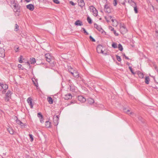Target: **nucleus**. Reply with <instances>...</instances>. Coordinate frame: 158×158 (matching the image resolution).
I'll return each mask as SVG.
<instances>
[{
	"instance_id": "1",
	"label": "nucleus",
	"mask_w": 158,
	"mask_h": 158,
	"mask_svg": "<svg viewBox=\"0 0 158 158\" xmlns=\"http://www.w3.org/2000/svg\"><path fill=\"white\" fill-rule=\"evenodd\" d=\"M10 6L13 9L14 11L16 12L15 14L19 15L20 11L19 6V3L15 1L12 2L10 3Z\"/></svg>"
},
{
	"instance_id": "2",
	"label": "nucleus",
	"mask_w": 158,
	"mask_h": 158,
	"mask_svg": "<svg viewBox=\"0 0 158 158\" xmlns=\"http://www.w3.org/2000/svg\"><path fill=\"white\" fill-rule=\"evenodd\" d=\"M103 47L101 44L98 45L97 48V51L98 53H102L103 55L106 56L107 55L106 53H104L102 50Z\"/></svg>"
},
{
	"instance_id": "3",
	"label": "nucleus",
	"mask_w": 158,
	"mask_h": 158,
	"mask_svg": "<svg viewBox=\"0 0 158 158\" xmlns=\"http://www.w3.org/2000/svg\"><path fill=\"white\" fill-rule=\"evenodd\" d=\"M89 9L90 11H92L94 16H96L98 15V11L93 6H89Z\"/></svg>"
},
{
	"instance_id": "4",
	"label": "nucleus",
	"mask_w": 158,
	"mask_h": 158,
	"mask_svg": "<svg viewBox=\"0 0 158 158\" xmlns=\"http://www.w3.org/2000/svg\"><path fill=\"white\" fill-rule=\"evenodd\" d=\"M59 119L58 115H54L53 118L54 125L55 126H57L59 123Z\"/></svg>"
},
{
	"instance_id": "5",
	"label": "nucleus",
	"mask_w": 158,
	"mask_h": 158,
	"mask_svg": "<svg viewBox=\"0 0 158 158\" xmlns=\"http://www.w3.org/2000/svg\"><path fill=\"white\" fill-rule=\"evenodd\" d=\"M2 89L3 90L2 91V94H5L6 92V90L8 88V86L6 84H4L2 83Z\"/></svg>"
},
{
	"instance_id": "6",
	"label": "nucleus",
	"mask_w": 158,
	"mask_h": 158,
	"mask_svg": "<svg viewBox=\"0 0 158 158\" xmlns=\"http://www.w3.org/2000/svg\"><path fill=\"white\" fill-rule=\"evenodd\" d=\"M94 27L96 28L99 31H101L102 33L103 31V29L100 25H99L96 23L94 24Z\"/></svg>"
},
{
	"instance_id": "7",
	"label": "nucleus",
	"mask_w": 158,
	"mask_h": 158,
	"mask_svg": "<svg viewBox=\"0 0 158 158\" xmlns=\"http://www.w3.org/2000/svg\"><path fill=\"white\" fill-rule=\"evenodd\" d=\"M32 99L31 97L28 98L27 100V101L29 105H30L31 108H32L33 107V105L32 103Z\"/></svg>"
},
{
	"instance_id": "8",
	"label": "nucleus",
	"mask_w": 158,
	"mask_h": 158,
	"mask_svg": "<svg viewBox=\"0 0 158 158\" xmlns=\"http://www.w3.org/2000/svg\"><path fill=\"white\" fill-rule=\"evenodd\" d=\"M45 56L46 60L48 62H50L51 61V56L50 54L49 53L46 54L45 55Z\"/></svg>"
},
{
	"instance_id": "9",
	"label": "nucleus",
	"mask_w": 158,
	"mask_h": 158,
	"mask_svg": "<svg viewBox=\"0 0 158 158\" xmlns=\"http://www.w3.org/2000/svg\"><path fill=\"white\" fill-rule=\"evenodd\" d=\"M120 30L121 31L123 32V34H124L127 32V29L126 28V27L125 25H123L120 28Z\"/></svg>"
},
{
	"instance_id": "10",
	"label": "nucleus",
	"mask_w": 158,
	"mask_h": 158,
	"mask_svg": "<svg viewBox=\"0 0 158 158\" xmlns=\"http://www.w3.org/2000/svg\"><path fill=\"white\" fill-rule=\"evenodd\" d=\"M77 99L79 101L82 102H85L86 100L85 98L82 96H78L77 97Z\"/></svg>"
},
{
	"instance_id": "11",
	"label": "nucleus",
	"mask_w": 158,
	"mask_h": 158,
	"mask_svg": "<svg viewBox=\"0 0 158 158\" xmlns=\"http://www.w3.org/2000/svg\"><path fill=\"white\" fill-rule=\"evenodd\" d=\"M26 7L31 11H33L34 9V6L32 4H29L26 6Z\"/></svg>"
},
{
	"instance_id": "12",
	"label": "nucleus",
	"mask_w": 158,
	"mask_h": 158,
	"mask_svg": "<svg viewBox=\"0 0 158 158\" xmlns=\"http://www.w3.org/2000/svg\"><path fill=\"white\" fill-rule=\"evenodd\" d=\"M69 82L70 83V85H69L70 90L73 92H75L76 90L75 87L74 86L72 85V84L70 83L71 80H69Z\"/></svg>"
},
{
	"instance_id": "13",
	"label": "nucleus",
	"mask_w": 158,
	"mask_h": 158,
	"mask_svg": "<svg viewBox=\"0 0 158 158\" xmlns=\"http://www.w3.org/2000/svg\"><path fill=\"white\" fill-rule=\"evenodd\" d=\"M73 72L72 73V75L73 76L77 78H78L79 74L78 72L76 70H73Z\"/></svg>"
},
{
	"instance_id": "14",
	"label": "nucleus",
	"mask_w": 158,
	"mask_h": 158,
	"mask_svg": "<svg viewBox=\"0 0 158 158\" xmlns=\"http://www.w3.org/2000/svg\"><path fill=\"white\" fill-rule=\"evenodd\" d=\"M72 97V96L71 94L69 93L67 94H65L64 95V98L65 99L68 100L71 99Z\"/></svg>"
},
{
	"instance_id": "15",
	"label": "nucleus",
	"mask_w": 158,
	"mask_h": 158,
	"mask_svg": "<svg viewBox=\"0 0 158 158\" xmlns=\"http://www.w3.org/2000/svg\"><path fill=\"white\" fill-rule=\"evenodd\" d=\"M5 56V51L4 49L0 48V57H4Z\"/></svg>"
},
{
	"instance_id": "16",
	"label": "nucleus",
	"mask_w": 158,
	"mask_h": 158,
	"mask_svg": "<svg viewBox=\"0 0 158 158\" xmlns=\"http://www.w3.org/2000/svg\"><path fill=\"white\" fill-rule=\"evenodd\" d=\"M75 25L76 26H81L83 25L82 22L80 20H77L75 23Z\"/></svg>"
},
{
	"instance_id": "17",
	"label": "nucleus",
	"mask_w": 158,
	"mask_h": 158,
	"mask_svg": "<svg viewBox=\"0 0 158 158\" xmlns=\"http://www.w3.org/2000/svg\"><path fill=\"white\" fill-rule=\"evenodd\" d=\"M78 1L79 5L81 7H82L85 5V3L83 0H78Z\"/></svg>"
},
{
	"instance_id": "18",
	"label": "nucleus",
	"mask_w": 158,
	"mask_h": 158,
	"mask_svg": "<svg viewBox=\"0 0 158 158\" xmlns=\"http://www.w3.org/2000/svg\"><path fill=\"white\" fill-rule=\"evenodd\" d=\"M123 110L124 112L130 115L133 114V113L132 112H130V111L129 110H127L126 108H123Z\"/></svg>"
},
{
	"instance_id": "19",
	"label": "nucleus",
	"mask_w": 158,
	"mask_h": 158,
	"mask_svg": "<svg viewBox=\"0 0 158 158\" xmlns=\"http://www.w3.org/2000/svg\"><path fill=\"white\" fill-rule=\"evenodd\" d=\"M16 121L17 124H19L22 127H24L25 125L21 121L18 120H17Z\"/></svg>"
},
{
	"instance_id": "20",
	"label": "nucleus",
	"mask_w": 158,
	"mask_h": 158,
	"mask_svg": "<svg viewBox=\"0 0 158 158\" xmlns=\"http://www.w3.org/2000/svg\"><path fill=\"white\" fill-rule=\"evenodd\" d=\"M7 131L11 135L14 134V130L11 127H9L8 128Z\"/></svg>"
},
{
	"instance_id": "21",
	"label": "nucleus",
	"mask_w": 158,
	"mask_h": 158,
	"mask_svg": "<svg viewBox=\"0 0 158 158\" xmlns=\"http://www.w3.org/2000/svg\"><path fill=\"white\" fill-rule=\"evenodd\" d=\"M47 100L49 104H52L53 103V100L51 97H48L47 98Z\"/></svg>"
},
{
	"instance_id": "22",
	"label": "nucleus",
	"mask_w": 158,
	"mask_h": 158,
	"mask_svg": "<svg viewBox=\"0 0 158 158\" xmlns=\"http://www.w3.org/2000/svg\"><path fill=\"white\" fill-rule=\"evenodd\" d=\"M88 102L89 104H91L94 103V101L92 98H89L88 99Z\"/></svg>"
},
{
	"instance_id": "23",
	"label": "nucleus",
	"mask_w": 158,
	"mask_h": 158,
	"mask_svg": "<svg viewBox=\"0 0 158 158\" xmlns=\"http://www.w3.org/2000/svg\"><path fill=\"white\" fill-rule=\"evenodd\" d=\"M150 81L149 78L148 77H146L145 79V82L147 84H149V81Z\"/></svg>"
},
{
	"instance_id": "24",
	"label": "nucleus",
	"mask_w": 158,
	"mask_h": 158,
	"mask_svg": "<svg viewBox=\"0 0 158 158\" xmlns=\"http://www.w3.org/2000/svg\"><path fill=\"white\" fill-rule=\"evenodd\" d=\"M51 123L48 121H46L45 122V126L47 127H50Z\"/></svg>"
},
{
	"instance_id": "25",
	"label": "nucleus",
	"mask_w": 158,
	"mask_h": 158,
	"mask_svg": "<svg viewBox=\"0 0 158 158\" xmlns=\"http://www.w3.org/2000/svg\"><path fill=\"white\" fill-rule=\"evenodd\" d=\"M138 75L139 77L140 78H143V73L141 72H139L138 73Z\"/></svg>"
},
{
	"instance_id": "26",
	"label": "nucleus",
	"mask_w": 158,
	"mask_h": 158,
	"mask_svg": "<svg viewBox=\"0 0 158 158\" xmlns=\"http://www.w3.org/2000/svg\"><path fill=\"white\" fill-rule=\"evenodd\" d=\"M31 64H34L36 62L35 59L34 58H30Z\"/></svg>"
},
{
	"instance_id": "27",
	"label": "nucleus",
	"mask_w": 158,
	"mask_h": 158,
	"mask_svg": "<svg viewBox=\"0 0 158 158\" xmlns=\"http://www.w3.org/2000/svg\"><path fill=\"white\" fill-rule=\"evenodd\" d=\"M128 2L132 6L135 5V3L133 2L132 0H128Z\"/></svg>"
},
{
	"instance_id": "28",
	"label": "nucleus",
	"mask_w": 158,
	"mask_h": 158,
	"mask_svg": "<svg viewBox=\"0 0 158 158\" xmlns=\"http://www.w3.org/2000/svg\"><path fill=\"white\" fill-rule=\"evenodd\" d=\"M68 71L71 73L72 74V73H73V70H74L71 67H68Z\"/></svg>"
},
{
	"instance_id": "29",
	"label": "nucleus",
	"mask_w": 158,
	"mask_h": 158,
	"mask_svg": "<svg viewBox=\"0 0 158 158\" xmlns=\"http://www.w3.org/2000/svg\"><path fill=\"white\" fill-rule=\"evenodd\" d=\"M118 48L119 50L120 51H122L123 48V47L122 45L121 44H119L118 45Z\"/></svg>"
},
{
	"instance_id": "30",
	"label": "nucleus",
	"mask_w": 158,
	"mask_h": 158,
	"mask_svg": "<svg viewBox=\"0 0 158 158\" xmlns=\"http://www.w3.org/2000/svg\"><path fill=\"white\" fill-rule=\"evenodd\" d=\"M134 8V10L135 13H138V9L136 6V5L133 6Z\"/></svg>"
},
{
	"instance_id": "31",
	"label": "nucleus",
	"mask_w": 158,
	"mask_h": 158,
	"mask_svg": "<svg viewBox=\"0 0 158 158\" xmlns=\"http://www.w3.org/2000/svg\"><path fill=\"white\" fill-rule=\"evenodd\" d=\"M118 2L120 4H121L124 5H125V0H118Z\"/></svg>"
},
{
	"instance_id": "32",
	"label": "nucleus",
	"mask_w": 158,
	"mask_h": 158,
	"mask_svg": "<svg viewBox=\"0 0 158 158\" xmlns=\"http://www.w3.org/2000/svg\"><path fill=\"white\" fill-rule=\"evenodd\" d=\"M104 11L105 12H106L107 13H109L111 12V10L110 8H107V9H104Z\"/></svg>"
},
{
	"instance_id": "33",
	"label": "nucleus",
	"mask_w": 158,
	"mask_h": 158,
	"mask_svg": "<svg viewBox=\"0 0 158 158\" xmlns=\"http://www.w3.org/2000/svg\"><path fill=\"white\" fill-rule=\"evenodd\" d=\"M15 31H17L19 30V26L17 24H16L15 25Z\"/></svg>"
},
{
	"instance_id": "34",
	"label": "nucleus",
	"mask_w": 158,
	"mask_h": 158,
	"mask_svg": "<svg viewBox=\"0 0 158 158\" xmlns=\"http://www.w3.org/2000/svg\"><path fill=\"white\" fill-rule=\"evenodd\" d=\"M112 46L114 48H117V44L116 43H113L112 44Z\"/></svg>"
},
{
	"instance_id": "35",
	"label": "nucleus",
	"mask_w": 158,
	"mask_h": 158,
	"mask_svg": "<svg viewBox=\"0 0 158 158\" xmlns=\"http://www.w3.org/2000/svg\"><path fill=\"white\" fill-rule=\"evenodd\" d=\"M11 95V92L10 90H8L6 94V96L10 97Z\"/></svg>"
},
{
	"instance_id": "36",
	"label": "nucleus",
	"mask_w": 158,
	"mask_h": 158,
	"mask_svg": "<svg viewBox=\"0 0 158 158\" xmlns=\"http://www.w3.org/2000/svg\"><path fill=\"white\" fill-rule=\"evenodd\" d=\"M87 20L89 23L91 24L92 23V20L89 16L87 18Z\"/></svg>"
},
{
	"instance_id": "37",
	"label": "nucleus",
	"mask_w": 158,
	"mask_h": 158,
	"mask_svg": "<svg viewBox=\"0 0 158 158\" xmlns=\"http://www.w3.org/2000/svg\"><path fill=\"white\" fill-rule=\"evenodd\" d=\"M116 57L117 60L119 62H120L121 61V59L120 56L118 55H116Z\"/></svg>"
},
{
	"instance_id": "38",
	"label": "nucleus",
	"mask_w": 158,
	"mask_h": 158,
	"mask_svg": "<svg viewBox=\"0 0 158 158\" xmlns=\"http://www.w3.org/2000/svg\"><path fill=\"white\" fill-rule=\"evenodd\" d=\"M19 48V47L18 46L16 45L15 46L14 50H15V51L17 52H18Z\"/></svg>"
},
{
	"instance_id": "39",
	"label": "nucleus",
	"mask_w": 158,
	"mask_h": 158,
	"mask_svg": "<svg viewBox=\"0 0 158 158\" xmlns=\"http://www.w3.org/2000/svg\"><path fill=\"white\" fill-rule=\"evenodd\" d=\"M29 136L30 137V139H31L30 141L31 142H32L33 141V135L31 134H29Z\"/></svg>"
},
{
	"instance_id": "40",
	"label": "nucleus",
	"mask_w": 158,
	"mask_h": 158,
	"mask_svg": "<svg viewBox=\"0 0 158 158\" xmlns=\"http://www.w3.org/2000/svg\"><path fill=\"white\" fill-rule=\"evenodd\" d=\"M53 2L56 4H59L60 3V2L58 0H52Z\"/></svg>"
},
{
	"instance_id": "41",
	"label": "nucleus",
	"mask_w": 158,
	"mask_h": 158,
	"mask_svg": "<svg viewBox=\"0 0 158 158\" xmlns=\"http://www.w3.org/2000/svg\"><path fill=\"white\" fill-rule=\"evenodd\" d=\"M89 39L93 42H94L95 41V40L91 35L89 36Z\"/></svg>"
},
{
	"instance_id": "42",
	"label": "nucleus",
	"mask_w": 158,
	"mask_h": 158,
	"mask_svg": "<svg viewBox=\"0 0 158 158\" xmlns=\"http://www.w3.org/2000/svg\"><path fill=\"white\" fill-rule=\"evenodd\" d=\"M82 30H83L84 33L86 34V35H88L89 34L86 31V30L84 28H82Z\"/></svg>"
},
{
	"instance_id": "43",
	"label": "nucleus",
	"mask_w": 158,
	"mask_h": 158,
	"mask_svg": "<svg viewBox=\"0 0 158 158\" xmlns=\"http://www.w3.org/2000/svg\"><path fill=\"white\" fill-rule=\"evenodd\" d=\"M37 116L39 118H40V117L42 118L43 117V115H42V114H41L40 113H39L38 114Z\"/></svg>"
},
{
	"instance_id": "44",
	"label": "nucleus",
	"mask_w": 158,
	"mask_h": 158,
	"mask_svg": "<svg viewBox=\"0 0 158 158\" xmlns=\"http://www.w3.org/2000/svg\"><path fill=\"white\" fill-rule=\"evenodd\" d=\"M9 97H8V96H6V98H5V101H6V102L9 101Z\"/></svg>"
},
{
	"instance_id": "45",
	"label": "nucleus",
	"mask_w": 158,
	"mask_h": 158,
	"mask_svg": "<svg viewBox=\"0 0 158 158\" xmlns=\"http://www.w3.org/2000/svg\"><path fill=\"white\" fill-rule=\"evenodd\" d=\"M113 4L114 6H116L117 4V0H114Z\"/></svg>"
},
{
	"instance_id": "46",
	"label": "nucleus",
	"mask_w": 158,
	"mask_h": 158,
	"mask_svg": "<svg viewBox=\"0 0 158 158\" xmlns=\"http://www.w3.org/2000/svg\"><path fill=\"white\" fill-rule=\"evenodd\" d=\"M129 69H130V71H131V73H133V74H135V73L133 71V70H132V68L131 67H129Z\"/></svg>"
},
{
	"instance_id": "47",
	"label": "nucleus",
	"mask_w": 158,
	"mask_h": 158,
	"mask_svg": "<svg viewBox=\"0 0 158 158\" xmlns=\"http://www.w3.org/2000/svg\"><path fill=\"white\" fill-rule=\"evenodd\" d=\"M110 8L109 6L107 4H106L104 6V9H107V8Z\"/></svg>"
},
{
	"instance_id": "48",
	"label": "nucleus",
	"mask_w": 158,
	"mask_h": 158,
	"mask_svg": "<svg viewBox=\"0 0 158 158\" xmlns=\"http://www.w3.org/2000/svg\"><path fill=\"white\" fill-rule=\"evenodd\" d=\"M109 28L111 31H113L114 30V28L112 27L111 26H109Z\"/></svg>"
},
{
	"instance_id": "49",
	"label": "nucleus",
	"mask_w": 158,
	"mask_h": 158,
	"mask_svg": "<svg viewBox=\"0 0 158 158\" xmlns=\"http://www.w3.org/2000/svg\"><path fill=\"white\" fill-rule=\"evenodd\" d=\"M69 3L73 6H75V4L72 1H70Z\"/></svg>"
},
{
	"instance_id": "50",
	"label": "nucleus",
	"mask_w": 158,
	"mask_h": 158,
	"mask_svg": "<svg viewBox=\"0 0 158 158\" xmlns=\"http://www.w3.org/2000/svg\"><path fill=\"white\" fill-rule=\"evenodd\" d=\"M114 31V35H116V36H118V33H116V31H115V30H114V31Z\"/></svg>"
},
{
	"instance_id": "51",
	"label": "nucleus",
	"mask_w": 158,
	"mask_h": 158,
	"mask_svg": "<svg viewBox=\"0 0 158 158\" xmlns=\"http://www.w3.org/2000/svg\"><path fill=\"white\" fill-rule=\"evenodd\" d=\"M112 18V17L111 16H108L107 17V19H111Z\"/></svg>"
},
{
	"instance_id": "52",
	"label": "nucleus",
	"mask_w": 158,
	"mask_h": 158,
	"mask_svg": "<svg viewBox=\"0 0 158 158\" xmlns=\"http://www.w3.org/2000/svg\"><path fill=\"white\" fill-rule=\"evenodd\" d=\"M40 121L41 123H43L44 122L43 117L42 118H40Z\"/></svg>"
},
{
	"instance_id": "53",
	"label": "nucleus",
	"mask_w": 158,
	"mask_h": 158,
	"mask_svg": "<svg viewBox=\"0 0 158 158\" xmlns=\"http://www.w3.org/2000/svg\"><path fill=\"white\" fill-rule=\"evenodd\" d=\"M18 67L19 68H20L21 69H21V66H22V65L21 64H19L18 65Z\"/></svg>"
},
{
	"instance_id": "54",
	"label": "nucleus",
	"mask_w": 158,
	"mask_h": 158,
	"mask_svg": "<svg viewBox=\"0 0 158 158\" xmlns=\"http://www.w3.org/2000/svg\"><path fill=\"white\" fill-rule=\"evenodd\" d=\"M2 83H0V90H2Z\"/></svg>"
},
{
	"instance_id": "55",
	"label": "nucleus",
	"mask_w": 158,
	"mask_h": 158,
	"mask_svg": "<svg viewBox=\"0 0 158 158\" xmlns=\"http://www.w3.org/2000/svg\"><path fill=\"white\" fill-rule=\"evenodd\" d=\"M23 58V56H22L21 55L19 58V60H22Z\"/></svg>"
},
{
	"instance_id": "56",
	"label": "nucleus",
	"mask_w": 158,
	"mask_h": 158,
	"mask_svg": "<svg viewBox=\"0 0 158 158\" xmlns=\"http://www.w3.org/2000/svg\"><path fill=\"white\" fill-rule=\"evenodd\" d=\"M105 18L106 19V21L107 22H109V19H107V17L105 16Z\"/></svg>"
},
{
	"instance_id": "57",
	"label": "nucleus",
	"mask_w": 158,
	"mask_h": 158,
	"mask_svg": "<svg viewBox=\"0 0 158 158\" xmlns=\"http://www.w3.org/2000/svg\"><path fill=\"white\" fill-rule=\"evenodd\" d=\"M19 63H22L23 62V61L22 60H19Z\"/></svg>"
},
{
	"instance_id": "58",
	"label": "nucleus",
	"mask_w": 158,
	"mask_h": 158,
	"mask_svg": "<svg viewBox=\"0 0 158 158\" xmlns=\"http://www.w3.org/2000/svg\"><path fill=\"white\" fill-rule=\"evenodd\" d=\"M26 157L27 158H33L32 157H30L28 155H27V156Z\"/></svg>"
},
{
	"instance_id": "59",
	"label": "nucleus",
	"mask_w": 158,
	"mask_h": 158,
	"mask_svg": "<svg viewBox=\"0 0 158 158\" xmlns=\"http://www.w3.org/2000/svg\"><path fill=\"white\" fill-rule=\"evenodd\" d=\"M25 0L27 2H30L31 1V0Z\"/></svg>"
},
{
	"instance_id": "60",
	"label": "nucleus",
	"mask_w": 158,
	"mask_h": 158,
	"mask_svg": "<svg viewBox=\"0 0 158 158\" xmlns=\"http://www.w3.org/2000/svg\"><path fill=\"white\" fill-rule=\"evenodd\" d=\"M125 58L126 59H127V60L129 59V58H128V57L127 56H125Z\"/></svg>"
},
{
	"instance_id": "61",
	"label": "nucleus",
	"mask_w": 158,
	"mask_h": 158,
	"mask_svg": "<svg viewBox=\"0 0 158 158\" xmlns=\"http://www.w3.org/2000/svg\"><path fill=\"white\" fill-rule=\"evenodd\" d=\"M111 20L113 22H114V20L113 19H111Z\"/></svg>"
},
{
	"instance_id": "62",
	"label": "nucleus",
	"mask_w": 158,
	"mask_h": 158,
	"mask_svg": "<svg viewBox=\"0 0 158 158\" xmlns=\"http://www.w3.org/2000/svg\"><path fill=\"white\" fill-rule=\"evenodd\" d=\"M127 65H129V64H130V63H128V62H127Z\"/></svg>"
},
{
	"instance_id": "63",
	"label": "nucleus",
	"mask_w": 158,
	"mask_h": 158,
	"mask_svg": "<svg viewBox=\"0 0 158 158\" xmlns=\"http://www.w3.org/2000/svg\"><path fill=\"white\" fill-rule=\"evenodd\" d=\"M125 0V2H128V0Z\"/></svg>"
},
{
	"instance_id": "64",
	"label": "nucleus",
	"mask_w": 158,
	"mask_h": 158,
	"mask_svg": "<svg viewBox=\"0 0 158 158\" xmlns=\"http://www.w3.org/2000/svg\"><path fill=\"white\" fill-rule=\"evenodd\" d=\"M123 56H124L125 57V56H126L125 54L124 53V54H123Z\"/></svg>"
}]
</instances>
